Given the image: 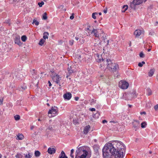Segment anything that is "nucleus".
<instances>
[{
	"mask_svg": "<svg viewBox=\"0 0 158 158\" xmlns=\"http://www.w3.org/2000/svg\"><path fill=\"white\" fill-rule=\"evenodd\" d=\"M126 147L122 142L115 140L106 144L102 151L104 158H123Z\"/></svg>",
	"mask_w": 158,
	"mask_h": 158,
	"instance_id": "1",
	"label": "nucleus"
},
{
	"mask_svg": "<svg viewBox=\"0 0 158 158\" xmlns=\"http://www.w3.org/2000/svg\"><path fill=\"white\" fill-rule=\"evenodd\" d=\"M95 57L97 62H101L100 67L102 69H108L109 70L116 71L118 69V64L113 63L110 60H102L101 55L98 53L95 54Z\"/></svg>",
	"mask_w": 158,
	"mask_h": 158,
	"instance_id": "2",
	"label": "nucleus"
},
{
	"mask_svg": "<svg viewBox=\"0 0 158 158\" xmlns=\"http://www.w3.org/2000/svg\"><path fill=\"white\" fill-rule=\"evenodd\" d=\"M91 156V152L89 147L85 146L77 147L75 158H90Z\"/></svg>",
	"mask_w": 158,
	"mask_h": 158,
	"instance_id": "3",
	"label": "nucleus"
},
{
	"mask_svg": "<svg viewBox=\"0 0 158 158\" xmlns=\"http://www.w3.org/2000/svg\"><path fill=\"white\" fill-rule=\"evenodd\" d=\"M58 109L57 107H52L48 112V117L51 118L56 116L58 114Z\"/></svg>",
	"mask_w": 158,
	"mask_h": 158,
	"instance_id": "4",
	"label": "nucleus"
},
{
	"mask_svg": "<svg viewBox=\"0 0 158 158\" xmlns=\"http://www.w3.org/2000/svg\"><path fill=\"white\" fill-rule=\"evenodd\" d=\"M87 29L89 34H93L95 37H99V35L98 31V29H94L93 28L91 27L90 26H88Z\"/></svg>",
	"mask_w": 158,
	"mask_h": 158,
	"instance_id": "5",
	"label": "nucleus"
},
{
	"mask_svg": "<svg viewBox=\"0 0 158 158\" xmlns=\"http://www.w3.org/2000/svg\"><path fill=\"white\" fill-rule=\"evenodd\" d=\"M52 79L53 81L58 84L60 86H61V84H63V81L61 80V77L57 75L56 74V75H53Z\"/></svg>",
	"mask_w": 158,
	"mask_h": 158,
	"instance_id": "6",
	"label": "nucleus"
},
{
	"mask_svg": "<svg viewBox=\"0 0 158 158\" xmlns=\"http://www.w3.org/2000/svg\"><path fill=\"white\" fill-rule=\"evenodd\" d=\"M129 86V83L125 81H121L119 82L118 86L122 89H126Z\"/></svg>",
	"mask_w": 158,
	"mask_h": 158,
	"instance_id": "7",
	"label": "nucleus"
},
{
	"mask_svg": "<svg viewBox=\"0 0 158 158\" xmlns=\"http://www.w3.org/2000/svg\"><path fill=\"white\" fill-rule=\"evenodd\" d=\"M143 2V0H133V2L131 4V7L132 8H135V5H139Z\"/></svg>",
	"mask_w": 158,
	"mask_h": 158,
	"instance_id": "8",
	"label": "nucleus"
},
{
	"mask_svg": "<svg viewBox=\"0 0 158 158\" xmlns=\"http://www.w3.org/2000/svg\"><path fill=\"white\" fill-rule=\"evenodd\" d=\"M144 31L139 29L135 30L134 32V34L136 37H138L139 36L143 34Z\"/></svg>",
	"mask_w": 158,
	"mask_h": 158,
	"instance_id": "9",
	"label": "nucleus"
},
{
	"mask_svg": "<svg viewBox=\"0 0 158 158\" xmlns=\"http://www.w3.org/2000/svg\"><path fill=\"white\" fill-rule=\"evenodd\" d=\"M133 127L135 131L137 130L140 127V122L139 121L135 120L133 123Z\"/></svg>",
	"mask_w": 158,
	"mask_h": 158,
	"instance_id": "10",
	"label": "nucleus"
},
{
	"mask_svg": "<svg viewBox=\"0 0 158 158\" xmlns=\"http://www.w3.org/2000/svg\"><path fill=\"white\" fill-rule=\"evenodd\" d=\"M15 44H17L18 45L20 46L21 44V43L20 41V37L19 36H17L15 37Z\"/></svg>",
	"mask_w": 158,
	"mask_h": 158,
	"instance_id": "11",
	"label": "nucleus"
},
{
	"mask_svg": "<svg viewBox=\"0 0 158 158\" xmlns=\"http://www.w3.org/2000/svg\"><path fill=\"white\" fill-rule=\"evenodd\" d=\"M56 151V149L52 147L49 148L48 150V152L50 154H52L55 153Z\"/></svg>",
	"mask_w": 158,
	"mask_h": 158,
	"instance_id": "12",
	"label": "nucleus"
},
{
	"mask_svg": "<svg viewBox=\"0 0 158 158\" xmlns=\"http://www.w3.org/2000/svg\"><path fill=\"white\" fill-rule=\"evenodd\" d=\"M71 97V94L69 93H67L64 95V98L68 100L70 99Z\"/></svg>",
	"mask_w": 158,
	"mask_h": 158,
	"instance_id": "13",
	"label": "nucleus"
},
{
	"mask_svg": "<svg viewBox=\"0 0 158 158\" xmlns=\"http://www.w3.org/2000/svg\"><path fill=\"white\" fill-rule=\"evenodd\" d=\"M90 128V126L89 125L86 126L84 129L83 132L84 134H86L89 131Z\"/></svg>",
	"mask_w": 158,
	"mask_h": 158,
	"instance_id": "14",
	"label": "nucleus"
},
{
	"mask_svg": "<svg viewBox=\"0 0 158 158\" xmlns=\"http://www.w3.org/2000/svg\"><path fill=\"white\" fill-rule=\"evenodd\" d=\"M123 96L122 97V98L126 100H129L131 99L128 98V96H130V95L129 94H123Z\"/></svg>",
	"mask_w": 158,
	"mask_h": 158,
	"instance_id": "15",
	"label": "nucleus"
},
{
	"mask_svg": "<svg viewBox=\"0 0 158 158\" xmlns=\"http://www.w3.org/2000/svg\"><path fill=\"white\" fill-rule=\"evenodd\" d=\"M24 138V136L22 134H19L17 135L16 139L17 140H22Z\"/></svg>",
	"mask_w": 158,
	"mask_h": 158,
	"instance_id": "16",
	"label": "nucleus"
},
{
	"mask_svg": "<svg viewBox=\"0 0 158 158\" xmlns=\"http://www.w3.org/2000/svg\"><path fill=\"white\" fill-rule=\"evenodd\" d=\"M59 158H68L65 156V154L63 151H62L59 156Z\"/></svg>",
	"mask_w": 158,
	"mask_h": 158,
	"instance_id": "17",
	"label": "nucleus"
},
{
	"mask_svg": "<svg viewBox=\"0 0 158 158\" xmlns=\"http://www.w3.org/2000/svg\"><path fill=\"white\" fill-rule=\"evenodd\" d=\"M155 72V69H151L149 72H148V76H149L151 77H152L154 73V72Z\"/></svg>",
	"mask_w": 158,
	"mask_h": 158,
	"instance_id": "18",
	"label": "nucleus"
},
{
	"mask_svg": "<svg viewBox=\"0 0 158 158\" xmlns=\"http://www.w3.org/2000/svg\"><path fill=\"white\" fill-rule=\"evenodd\" d=\"M25 158H31V157L32 154L30 152H28L27 154H24Z\"/></svg>",
	"mask_w": 158,
	"mask_h": 158,
	"instance_id": "19",
	"label": "nucleus"
},
{
	"mask_svg": "<svg viewBox=\"0 0 158 158\" xmlns=\"http://www.w3.org/2000/svg\"><path fill=\"white\" fill-rule=\"evenodd\" d=\"M49 35L48 33L47 32H45L43 34V38L44 40L47 39L48 38V36Z\"/></svg>",
	"mask_w": 158,
	"mask_h": 158,
	"instance_id": "20",
	"label": "nucleus"
},
{
	"mask_svg": "<svg viewBox=\"0 0 158 158\" xmlns=\"http://www.w3.org/2000/svg\"><path fill=\"white\" fill-rule=\"evenodd\" d=\"M128 6L127 5H124L122 7V12H125L128 9Z\"/></svg>",
	"mask_w": 158,
	"mask_h": 158,
	"instance_id": "21",
	"label": "nucleus"
},
{
	"mask_svg": "<svg viewBox=\"0 0 158 158\" xmlns=\"http://www.w3.org/2000/svg\"><path fill=\"white\" fill-rule=\"evenodd\" d=\"M45 42V40H44L43 39H41L40 40L39 42V44L40 45L42 46L43 45V44H44Z\"/></svg>",
	"mask_w": 158,
	"mask_h": 158,
	"instance_id": "22",
	"label": "nucleus"
},
{
	"mask_svg": "<svg viewBox=\"0 0 158 158\" xmlns=\"http://www.w3.org/2000/svg\"><path fill=\"white\" fill-rule=\"evenodd\" d=\"M152 94L151 90L149 88H148L147 89V94L149 96L151 95Z\"/></svg>",
	"mask_w": 158,
	"mask_h": 158,
	"instance_id": "23",
	"label": "nucleus"
},
{
	"mask_svg": "<svg viewBox=\"0 0 158 158\" xmlns=\"http://www.w3.org/2000/svg\"><path fill=\"white\" fill-rule=\"evenodd\" d=\"M147 123L145 122H142L141 123V127L142 128H144L146 127Z\"/></svg>",
	"mask_w": 158,
	"mask_h": 158,
	"instance_id": "24",
	"label": "nucleus"
},
{
	"mask_svg": "<svg viewBox=\"0 0 158 158\" xmlns=\"http://www.w3.org/2000/svg\"><path fill=\"white\" fill-rule=\"evenodd\" d=\"M151 104L150 102H147L146 103V106L147 108H149L151 107Z\"/></svg>",
	"mask_w": 158,
	"mask_h": 158,
	"instance_id": "25",
	"label": "nucleus"
},
{
	"mask_svg": "<svg viewBox=\"0 0 158 158\" xmlns=\"http://www.w3.org/2000/svg\"><path fill=\"white\" fill-rule=\"evenodd\" d=\"M40 152L38 151H36L35 152V155L36 157H39L40 155Z\"/></svg>",
	"mask_w": 158,
	"mask_h": 158,
	"instance_id": "26",
	"label": "nucleus"
},
{
	"mask_svg": "<svg viewBox=\"0 0 158 158\" xmlns=\"http://www.w3.org/2000/svg\"><path fill=\"white\" fill-rule=\"evenodd\" d=\"M98 15V13L96 12L92 14V17L94 19H95L97 17V15Z\"/></svg>",
	"mask_w": 158,
	"mask_h": 158,
	"instance_id": "27",
	"label": "nucleus"
},
{
	"mask_svg": "<svg viewBox=\"0 0 158 158\" xmlns=\"http://www.w3.org/2000/svg\"><path fill=\"white\" fill-rule=\"evenodd\" d=\"M17 158H23V156L20 153H17L15 156Z\"/></svg>",
	"mask_w": 158,
	"mask_h": 158,
	"instance_id": "28",
	"label": "nucleus"
},
{
	"mask_svg": "<svg viewBox=\"0 0 158 158\" xmlns=\"http://www.w3.org/2000/svg\"><path fill=\"white\" fill-rule=\"evenodd\" d=\"M27 37L25 35H23L21 37V40L23 42H25L27 40Z\"/></svg>",
	"mask_w": 158,
	"mask_h": 158,
	"instance_id": "29",
	"label": "nucleus"
},
{
	"mask_svg": "<svg viewBox=\"0 0 158 158\" xmlns=\"http://www.w3.org/2000/svg\"><path fill=\"white\" fill-rule=\"evenodd\" d=\"M73 152H74V150L73 149H71V151L70 156L72 158H74V155H73Z\"/></svg>",
	"mask_w": 158,
	"mask_h": 158,
	"instance_id": "30",
	"label": "nucleus"
},
{
	"mask_svg": "<svg viewBox=\"0 0 158 158\" xmlns=\"http://www.w3.org/2000/svg\"><path fill=\"white\" fill-rule=\"evenodd\" d=\"M145 64V62L144 61H142L141 62H139L138 64V66L140 67H142L143 65Z\"/></svg>",
	"mask_w": 158,
	"mask_h": 158,
	"instance_id": "31",
	"label": "nucleus"
},
{
	"mask_svg": "<svg viewBox=\"0 0 158 158\" xmlns=\"http://www.w3.org/2000/svg\"><path fill=\"white\" fill-rule=\"evenodd\" d=\"M47 15L46 13H45L43 15V19H44L46 20L47 19Z\"/></svg>",
	"mask_w": 158,
	"mask_h": 158,
	"instance_id": "32",
	"label": "nucleus"
},
{
	"mask_svg": "<svg viewBox=\"0 0 158 158\" xmlns=\"http://www.w3.org/2000/svg\"><path fill=\"white\" fill-rule=\"evenodd\" d=\"M14 118L16 120H18L20 119V117L19 115H16L14 116Z\"/></svg>",
	"mask_w": 158,
	"mask_h": 158,
	"instance_id": "33",
	"label": "nucleus"
},
{
	"mask_svg": "<svg viewBox=\"0 0 158 158\" xmlns=\"http://www.w3.org/2000/svg\"><path fill=\"white\" fill-rule=\"evenodd\" d=\"M99 114L98 113H97L95 114H94L93 115L94 118H98Z\"/></svg>",
	"mask_w": 158,
	"mask_h": 158,
	"instance_id": "34",
	"label": "nucleus"
},
{
	"mask_svg": "<svg viewBox=\"0 0 158 158\" xmlns=\"http://www.w3.org/2000/svg\"><path fill=\"white\" fill-rule=\"evenodd\" d=\"M33 23L35 24L36 26H38L39 24V22L36 20L34 19L33 21Z\"/></svg>",
	"mask_w": 158,
	"mask_h": 158,
	"instance_id": "35",
	"label": "nucleus"
},
{
	"mask_svg": "<svg viewBox=\"0 0 158 158\" xmlns=\"http://www.w3.org/2000/svg\"><path fill=\"white\" fill-rule=\"evenodd\" d=\"M136 92L135 91H134L132 92V94H130V96H132L134 98L136 96Z\"/></svg>",
	"mask_w": 158,
	"mask_h": 158,
	"instance_id": "36",
	"label": "nucleus"
},
{
	"mask_svg": "<svg viewBox=\"0 0 158 158\" xmlns=\"http://www.w3.org/2000/svg\"><path fill=\"white\" fill-rule=\"evenodd\" d=\"M139 56L141 58H143L144 57L145 55L142 52H141L139 54Z\"/></svg>",
	"mask_w": 158,
	"mask_h": 158,
	"instance_id": "37",
	"label": "nucleus"
},
{
	"mask_svg": "<svg viewBox=\"0 0 158 158\" xmlns=\"http://www.w3.org/2000/svg\"><path fill=\"white\" fill-rule=\"evenodd\" d=\"M44 4V3L43 1H42L41 2H39L38 3V5L40 7L42 6V5H43Z\"/></svg>",
	"mask_w": 158,
	"mask_h": 158,
	"instance_id": "38",
	"label": "nucleus"
},
{
	"mask_svg": "<svg viewBox=\"0 0 158 158\" xmlns=\"http://www.w3.org/2000/svg\"><path fill=\"white\" fill-rule=\"evenodd\" d=\"M154 108L156 111H158V104L155 105L154 106Z\"/></svg>",
	"mask_w": 158,
	"mask_h": 158,
	"instance_id": "39",
	"label": "nucleus"
},
{
	"mask_svg": "<svg viewBox=\"0 0 158 158\" xmlns=\"http://www.w3.org/2000/svg\"><path fill=\"white\" fill-rule=\"evenodd\" d=\"M73 42H74L73 40H70L69 42V44L71 45H72L73 44Z\"/></svg>",
	"mask_w": 158,
	"mask_h": 158,
	"instance_id": "40",
	"label": "nucleus"
},
{
	"mask_svg": "<svg viewBox=\"0 0 158 158\" xmlns=\"http://www.w3.org/2000/svg\"><path fill=\"white\" fill-rule=\"evenodd\" d=\"M68 70L69 72V73H71L73 72V70H71L70 69H69V68H68Z\"/></svg>",
	"mask_w": 158,
	"mask_h": 158,
	"instance_id": "41",
	"label": "nucleus"
},
{
	"mask_svg": "<svg viewBox=\"0 0 158 158\" xmlns=\"http://www.w3.org/2000/svg\"><path fill=\"white\" fill-rule=\"evenodd\" d=\"M73 15L74 14L73 13L72 15L70 16V19H73L74 18Z\"/></svg>",
	"mask_w": 158,
	"mask_h": 158,
	"instance_id": "42",
	"label": "nucleus"
},
{
	"mask_svg": "<svg viewBox=\"0 0 158 158\" xmlns=\"http://www.w3.org/2000/svg\"><path fill=\"white\" fill-rule=\"evenodd\" d=\"M3 101V99L2 98L0 99V105L2 104Z\"/></svg>",
	"mask_w": 158,
	"mask_h": 158,
	"instance_id": "43",
	"label": "nucleus"
},
{
	"mask_svg": "<svg viewBox=\"0 0 158 158\" xmlns=\"http://www.w3.org/2000/svg\"><path fill=\"white\" fill-rule=\"evenodd\" d=\"M90 110L92 111H95V109L94 108H91L90 109Z\"/></svg>",
	"mask_w": 158,
	"mask_h": 158,
	"instance_id": "44",
	"label": "nucleus"
},
{
	"mask_svg": "<svg viewBox=\"0 0 158 158\" xmlns=\"http://www.w3.org/2000/svg\"><path fill=\"white\" fill-rule=\"evenodd\" d=\"M48 84H49V86L50 87L52 86V85L51 84V83L50 81H48Z\"/></svg>",
	"mask_w": 158,
	"mask_h": 158,
	"instance_id": "45",
	"label": "nucleus"
},
{
	"mask_svg": "<svg viewBox=\"0 0 158 158\" xmlns=\"http://www.w3.org/2000/svg\"><path fill=\"white\" fill-rule=\"evenodd\" d=\"M52 126H50L47 129H49L50 130H52Z\"/></svg>",
	"mask_w": 158,
	"mask_h": 158,
	"instance_id": "46",
	"label": "nucleus"
},
{
	"mask_svg": "<svg viewBox=\"0 0 158 158\" xmlns=\"http://www.w3.org/2000/svg\"><path fill=\"white\" fill-rule=\"evenodd\" d=\"M79 98L78 97H76L75 98V100L76 101H77L79 99Z\"/></svg>",
	"mask_w": 158,
	"mask_h": 158,
	"instance_id": "47",
	"label": "nucleus"
},
{
	"mask_svg": "<svg viewBox=\"0 0 158 158\" xmlns=\"http://www.w3.org/2000/svg\"><path fill=\"white\" fill-rule=\"evenodd\" d=\"M79 36H76L75 37V39L76 40H78V39H79Z\"/></svg>",
	"mask_w": 158,
	"mask_h": 158,
	"instance_id": "48",
	"label": "nucleus"
},
{
	"mask_svg": "<svg viewBox=\"0 0 158 158\" xmlns=\"http://www.w3.org/2000/svg\"><path fill=\"white\" fill-rule=\"evenodd\" d=\"M140 114H146V112H140Z\"/></svg>",
	"mask_w": 158,
	"mask_h": 158,
	"instance_id": "49",
	"label": "nucleus"
},
{
	"mask_svg": "<svg viewBox=\"0 0 158 158\" xmlns=\"http://www.w3.org/2000/svg\"><path fill=\"white\" fill-rule=\"evenodd\" d=\"M102 122L103 123H106L107 121L106 120H104Z\"/></svg>",
	"mask_w": 158,
	"mask_h": 158,
	"instance_id": "50",
	"label": "nucleus"
},
{
	"mask_svg": "<svg viewBox=\"0 0 158 158\" xmlns=\"http://www.w3.org/2000/svg\"><path fill=\"white\" fill-rule=\"evenodd\" d=\"M107 10H103V12L105 13H107Z\"/></svg>",
	"mask_w": 158,
	"mask_h": 158,
	"instance_id": "51",
	"label": "nucleus"
},
{
	"mask_svg": "<svg viewBox=\"0 0 158 158\" xmlns=\"http://www.w3.org/2000/svg\"><path fill=\"white\" fill-rule=\"evenodd\" d=\"M14 2L17 1L19 2L20 0H13Z\"/></svg>",
	"mask_w": 158,
	"mask_h": 158,
	"instance_id": "52",
	"label": "nucleus"
},
{
	"mask_svg": "<svg viewBox=\"0 0 158 158\" xmlns=\"http://www.w3.org/2000/svg\"><path fill=\"white\" fill-rule=\"evenodd\" d=\"M151 51V49H148V52H150Z\"/></svg>",
	"mask_w": 158,
	"mask_h": 158,
	"instance_id": "53",
	"label": "nucleus"
},
{
	"mask_svg": "<svg viewBox=\"0 0 158 158\" xmlns=\"http://www.w3.org/2000/svg\"><path fill=\"white\" fill-rule=\"evenodd\" d=\"M103 76V75H100V77H102Z\"/></svg>",
	"mask_w": 158,
	"mask_h": 158,
	"instance_id": "54",
	"label": "nucleus"
},
{
	"mask_svg": "<svg viewBox=\"0 0 158 158\" xmlns=\"http://www.w3.org/2000/svg\"><path fill=\"white\" fill-rule=\"evenodd\" d=\"M33 128V127L32 126L31 127V129H32Z\"/></svg>",
	"mask_w": 158,
	"mask_h": 158,
	"instance_id": "55",
	"label": "nucleus"
},
{
	"mask_svg": "<svg viewBox=\"0 0 158 158\" xmlns=\"http://www.w3.org/2000/svg\"><path fill=\"white\" fill-rule=\"evenodd\" d=\"M101 14H102L100 12V13H99V15H101Z\"/></svg>",
	"mask_w": 158,
	"mask_h": 158,
	"instance_id": "56",
	"label": "nucleus"
},
{
	"mask_svg": "<svg viewBox=\"0 0 158 158\" xmlns=\"http://www.w3.org/2000/svg\"><path fill=\"white\" fill-rule=\"evenodd\" d=\"M38 121H41V120L40 118H39L38 119Z\"/></svg>",
	"mask_w": 158,
	"mask_h": 158,
	"instance_id": "57",
	"label": "nucleus"
},
{
	"mask_svg": "<svg viewBox=\"0 0 158 158\" xmlns=\"http://www.w3.org/2000/svg\"><path fill=\"white\" fill-rule=\"evenodd\" d=\"M47 105L48 106H50L49 104L48 103H47Z\"/></svg>",
	"mask_w": 158,
	"mask_h": 158,
	"instance_id": "58",
	"label": "nucleus"
},
{
	"mask_svg": "<svg viewBox=\"0 0 158 158\" xmlns=\"http://www.w3.org/2000/svg\"><path fill=\"white\" fill-rule=\"evenodd\" d=\"M143 2H145L146 1V0H143Z\"/></svg>",
	"mask_w": 158,
	"mask_h": 158,
	"instance_id": "59",
	"label": "nucleus"
},
{
	"mask_svg": "<svg viewBox=\"0 0 158 158\" xmlns=\"http://www.w3.org/2000/svg\"><path fill=\"white\" fill-rule=\"evenodd\" d=\"M2 156L0 154V158H1Z\"/></svg>",
	"mask_w": 158,
	"mask_h": 158,
	"instance_id": "60",
	"label": "nucleus"
},
{
	"mask_svg": "<svg viewBox=\"0 0 158 158\" xmlns=\"http://www.w3.org/2000/svg\"><path fill=\"white\" fill-rule=\"evenodd\" d=\"M26 88V87H25L24 88H23V89H25Z\"/></svg>",
	"mask_w": 158,
	"mask_h": 158,
	"instance_id": "61",
	"label": "nucleus"
},
{
	"mask_svg": "<svg viewBox=\"0 0 158 158\" xmlns=\"http://www.w3.org/2000/svg\"><path fill=\"white\" fill-rule=\"evenodd\" d=\"M129 106H130V107H131V105H129Z\"/></svg>",
	"mask_w": 158,
	"mask_h": 158,
	"instance_id": "62",
	"label": "nucleus"
},
{
	"mask_svg": "<svg viewBox=\"0 0 158 158\" xmlns=\"http://www.w3.org/2000/svg\"><path fill=\"white\" fill-rule=\"evenodd\" d=\"M150 152V154H151V153H152L151 152Z\"/></svg>",
	"mask_w": 158,
	"mask_h": 158,
	"instance_id": "63",
	"label": "nucleus"
},
{
	"mask_svg": "<svg viewBox=\"0 0 158 158\" xmlns=\"http://www.w3.org/2000/svg\"><path fill=\"white\" fill-rule=\"evenodd\" d=\"M79 57L81 58V56H80Z\"/></svg>",
	"mask_w": 158,
	"mask_h": 158,
	"instance_id": "64",
	"label": "nucleus"
}]
</instances>
